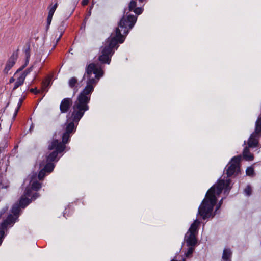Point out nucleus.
Wrapping results in <instances>:
<instances>
[{
    "mask_svg": "<svg viewBox=\"0 0 261 261\" xmlns=\"http://www.w3.org/2000/svg\"><path fill=\"white\" fill-rule=\"evenodd\" d=\"M254 133L252 134L248 139V145L249 147H256L258 144V141L255 138Z\"/></svg>",
    "mask_w": 261,
    "mask_h": 261,
    "instance_id": "obj_15",
    "label": "nucleus"
},
{
    "mask_svg": "<svg viewBox=\"0 0 261 261\" xmlns=\"http://www.w3.org/2000/svg\"><path fill=\"white\" fill-rule=\"evenodd\" d=\"M36 177V173H33L31 175L30 177L31 180L30 181V185L27 187H29L31 189L32 195L34 193H33V190L35 191V192H37V191L41 188V184L39 182L34 180V178H35Z\"/></svg>",
    "mask_w": 261,
    "mask_h": 261,
    "instance_id": "obj_12",
    "label": "nucleus"
},
{
    "mask_svg": "<svg viewBox=\"0 0 261 261\" xmlns=\"http://www.w3.org/2000/svg\"><path fill=\"white\" fill-rule=\"evenodd\" d=\"M225 169L227 177H230L232 176H236L241 173L240 167H236L233 165H228L227 169L225 168Z\"/></svg>",
    "mask_w": 261,
    "mask_h": 261,
    "instance_id": "obj_9",
    "label": "nucleus"
},
{
    "mask_svg": "<svg viewBox=\"0 0 261 261\" xmlns=\"http://www.w3.org/2000/svg\"><path fill=\"white\" fill-rule=\"evenodd\" d=\"M231 180L230 179H226V180L219 179L218 180V185L217 186V194H220L224 190V194H228L232 187L231 185Z\"/></svg>",
    "mask_w": 261,
    "mask_h": 261,
    "instance_id": "obj_7",
    "label": "nucleus"
},
{
    "mask_svg": "<svg viewBox=\"0 0 261 261\" xmlns=\"http://www.w3.org/2000/svg\"><path fill=\"white\" fill-rule=\"evenodd\" d=\"M101 68H98L94 63H90L86 68L87 78L86 86L80 92L74 102L72 111L66 116V144L70 140V134L75 132L79 122L85 112L89 109L88 103L91 95L94 91V86L103 75Z\"/></svg>",
    "mask_w": 261,
    "mask_h": 261,
    "instance_id": "obj_1",
    "label": "nucleus"
},
{
    "mask_svg": "<svg viewBox=\"0 0 261 261\" xmlns=\"http://www.w3.org/2000/svg\"><path fill=\"white\" fill-rule=\"evenodd\" d=\"M22 101H23V99H22V98H20V99H19V101H18V103H17V108H19V109L20 108V107H21V104H22Z\"/></svg>",
    "mask_w": 261,
    "mask_h": 261,
    "instance_id": "obj_37",
    "label": "nucleus"
},
{
    "mask_svg": "<svg viewBox=\"0 0 261 261\" xmlns=\"http://www.w3.org/2000/svg\"><path fill=\"white\" fill-rule=\"evenodd\" d=\"M220 206H221V203H220V202H219L218 205L216 207L214 213H212V215L210 217L213 218L214 217V216L217 213V211L220 208Z\"/></svg>",
    "mask_w": 261,
    "mask_h": 261,
    "instance_id": "obj_34",
    "label": "nucleus"
},
{
    "mask_svg": "<svg viewBox=\"0 0 261 261\" xmlns=\"http://www.w3.org/2000/svg\"><path fill=\"white\" fill-rule=\"evenodd\" d=\"M34 125L33 124H32V125H31L30 127V130H32L34 129Z\"/></svg>",
    "mask_w": 261,
    "mask_h": 261,
    "instance_id": "obj_43",
    "label": "nucleus"
},
{
    "mask_svg": "<svg viewBox=\"0 0 261 261\" xmlns=\"http://www.w3.org/2000/svg\"><path fill=\"white\" fill-rule=\"evenodd\" d=\"M241 159L242 156L240 155L235 156L231 159V161L229 162V164L233 165L236 166V167H240V163L241 160Z\"/></svg>",
    "mask_w": 261,
    "mask_h": 261,
    "instance_id": "obj_18",
    "label": "nucleus"
},
{
    "mask_svg": "<svg viewBox=\"0 0 261 261\" xmlns=\"http://www.w3.org/2000/svg\"><path fill=\"white\" fill-rule=\"evenodd\" d=\"M33 66H31L30 68L27 69L23 71L20 75H21L24 79H25L28 74H29L33 70Z\"/></svg>",
    "mask_w": 261,
    "mask_h": 261,
    "instance_id": "obj_26",
    "label": "nucleus"
},
{
    "mask_svg": "<svg viewBox=\"0 0 261 261\" xmlns=\"http://www.w3.org/2000/svg\"><path fill=\"white\" fill-rule=\"evenodd\" d=\"M9 105V103L8 102L7 105V107Z\"/></svg>",
    "mask_w": 261,
    "mask_h": 261,
    "instance_id": "obj_50",
    "label": "nucleus"
},
{
    "mask_svg": "<svg viewBox=\"0 0 261 261\" xmlns=\"http://www.w3.org/2000/svg\"><path fill=\"white\" fill-rule=\"evenodd\" d=\"M65 137V132L62 134V142H59L57 140H54L48 145V149L49 150H55L46 156L47 162H52L55 161L58 154L64 151L65 148V143L64 141Z\"/></svg>",
    "mask_w": 261,
    "mask_h": 261,
    "instance_id": "obj_5",
    "label": "nucleus"
},
{
    "mask_svg": "<svg viewBox=\"0 0 261 261\" xmlns=\"http://www.w3.org/2000/svg\"><path fill=\"white\" fill-rule=\"evenodd\" d=\"M24 53L26 57L25 65H27L29 62V58L30 57V48L29 46L25 49Z\"/></svg>",
    "mask_w": 261,
    "mask_h": 261,
    "instance_id": "obj_24",
    "label": "nucleus"
},
{
    "mask_svg": "<svg viewBox=\"0 0 261 261\" xmlns=\"http://www.w3.org/2000/svg\"><path fill=\"white\" fill-rule=\"evenodd\" d=\"M85 74L83 76V80L85 78Z\"/></svg>",
    "mask_w": 261,
    "mask_h": 261,
    "instance_id": "obj_48",
    "label": "nucleus"
},
{
    "mask_svg": "<svg viewBox=\"0 0 261 261\" xmlns=\"http://www.w3.org/2000/svg\"><path fill=\"white\" fill-rule=\"evenodd\" d=\"M21 206L16 203L14 204L12 208L11 209V212L13 214H9L7 218L2 222L0 224V245H1L3 239L4 237L5 232L4 230L7 228V227L12 224H13L15 220L18 219V215L19 212L20 211Z\"/></svg>",
    "mask_w": 261,
    "mask_h": 261,
    "instance_id": "obj_4",
    "label": "nucleus"
},
{
    "mask_svg": "<svg viewBox=\"0 0 261 261\" xmlns=\"http://www.w3.org/2000/svg\"><path fill=\"white\" fill-rule=\"evenodd\" d=\"M220 206H221V203H220V202H219L218 205L216 207L214 213H212V215L210 217L213 218L214 217V216L217 213V211L220 208Z\"/></svg>",
    "mask_w": 261,
    "mask_h": 261,
    "instance_id": "obj_35",
    "label": "nucleus"
},
{
    "mask_svg": "<svg viewBox=\"0 0 261 261\" xmlns=\"http://www.w3.org/2000/svg\"><path fill=\"white\" fill-rule=\"evenodd\" d=\"M39 197L38 192H34L32 195L31 189L29 187H26L23 194L21 196L18 204L21 208H25L32 201L35 200Z\"/></svg>",
    "mask_w": 261,
    "mask_h": 261,
    "instance_id": "obj_6",
    "label": "nucleus"
},
{
    "mask_svg": "<svg viewBox=\"0 0 261 261\" xmlns=\"http://www.w3.org/2000/svg\"><path fill=\"white\" fill-rule=\"evenodd\" d=\"M61 35H60L59 36V38L58 39V40H59V39H60V38L61 37Z\"/></svg>",
    "mask_w": 261,
    "mask_h": 261,
    "instance_id": "obj_49",
    "label": "nucleus"
},
{
    "mask_svg": "<svg viewBox=\"0 0 261 261\" xmlns=\"http://www.w3.org/2000/svg\"><path fill=\"white\" fill-rule=\"evenodd\" d=\"M18 58V53H13L9 59L8 60L5 67L3 70V72L4 74H7L9 71L11 70V69L15 65L17 59Z\"/></svg>",
    "mask_w": 261,
    "mask_h": 261,
    "instance_id": "obj_8",
    "label": "nucleus"
},
{
    "mask_svg": "<svg viewBox=\"0 0 261 261\" xmlns=\"http://www.w3.org/2000/svg\"><path fill=\"white\" fill-rule=\"evenodd\" d=\"M58 4L56 3L54 5H50L48 7V13L47 18L46 30H47L51 24L53 16L57 8Z\"/></svg>",
    "mask_w": 261,
    "mask_h": 261,
    "instance_id": "obj_10",
    "label": "nucleus"
},
{
    "mask_svg": "<svg viewBox=\"0 0 261 261\" xmlns=\"http://www.w3.org/2000/svg\"><path fill=\"white\" fill-rule=\"evenodd\" d=\"M15 81V79L13 77H11L9 80V83H12Z\"/></svg>",
    "mask_w": 261,
    "mask_h": 261,
    "instance_id": "obj_42",
    "label": "nucleus"
},
{
    "mask_svg": "<svg viewBox=\"0 0 261 261\" xmlns=\"http://www.w3.org/2000/svg\"><path fill=\"white\" fill-rule=\"evenodd\" d=\"M243 156L244 160L246 161H252L254 159V156L251 154L248 147H246L243 152Z\"/></svg>",
    "mask_w": 261,
    "mask_h": 261,
    "instance_id": "obj_17",
    "label": "nucleus"
},
{
    "mask_svg": "<svg viewBox=\"0 0 261 261\" xmlns=\"http://www.w3.org/2000/svg\"><path fill=\"white\" fill-rule=\"evenodd\" d=\"M8 207L7 206H5L0 211V219L2 216L8 211Z\"/></svg>",
    "mask_w": 261,
    "mask_h": 261,
    "instance_id": "obj_33",
    "label": "nucleus"
},
{
    "mask_svg": "<svg viewBox=\"0 0 261 261\" xmlns=\"http://www.w3.org/2000/svg\"><path fill=\"white\" fill-rule=\"evenodd\" d=\"M223 199V198H222V199L220 200V201L219 202H220L221 205V204H222V203Z\"/></svg>",
    "mask_w": 261,
    "mask_h": 261,
    "instance_id": "obj_46",
    "label": "nucleus"
},
{
    "mask_svg": "<svg viewBox=\"0 0 261 261\" xmlns=\"http://www.w3.org/2000/svg\"><path fill=\"white\" fill-rule=\"evenodd\" d=\"M30 91L31 92H34L35 93V94H37L38 93H39V91L37 90L36 88H35V89H30Z\"/></svg>",
    "mask_w": 261,
    "mask_h": 261,
    "instance_id": "obj_40",
    "label": "nucleus"
},
{
    "mask_svg": "<svg viewBox=\"0 0 261 261\" xmlns=\"http://www.w3.org/2000/svg\"><path fill=\"white\" fill-rule=\"evenodd\" d=\"M72 103V101L70 98H66V112H68L70 107Z\"/></svg>",
    "mask_w": 261,
    "mask_h": 261,
    "instance_id": "obj_30",
    "label": "nucleus"
},
{
    "mask_svg": "<svg viewBox=\"0 0 261 261\" xmlns=\"http://www.w3.org/2000/svg\"><path fill=\"white\" fill-rule=\"evenodd\" d=\"M53 75H50L48 76L46 79L42 82V89L43 91L47 92L48 88L51 86L52 83Z\"/></svg>",
    "mask_w": 261,
    "mask_h": 261,
    "instance_id": "obj_14",
    "label": "nucleus"
},
{
    "mask_svg": "<svg viewBox=\"0 0 261 261\" xmlns=\"http://www.w3.org/2000/svg\"><path fill=\"white\" fill-rule=\"evenodd\" d=\"M171 261H177V260H175V259H172Z\"/></svg>",
    "mask_w": 261,
    "mask_h": 261,
    "instance_id": "obj_47",
    "label": "nucleus"
},
{
    "mask_svg": "<svg viewBox=\"0 0 261 261\" xmlns=\"http://www.w3.org/2000/svg\"><path fill=\"white\" fill-rule=\"evenodd\" d=\"M54 165L51 162H47V164L45 165L43 168L46 172L50 173L54 170Z\"/></svg>",
    "mask_w": 261,
    "mask_h": 261,
    "instance_id": "obj_22",
    "label": "nucleus"
},
{
    "mask_svg": "<svg viewBox=\"0 0 261 261\" xmlns=\"http://www.w3.org/2000/svg\"><path fill=\"white\" fill-rule=\"evenodd\" d=\"M45 172L46 171L43 169L40 171L38 175L39 179L41 180L44 177L45 175Z\"/></svg>",
    "mask_w": 261,
    "mask_h": 261,
    "instance_id": "obj_31",
    "label": "nucleus"
},
{
    "mask_svg": "<svg viewBox=\"0 0 261 261\" xmlns=\"http://www.w3.org/2000/svg\"><path fill=\"white\" fill-rule=\"evenodd\" d=\"M184 240L187 246L195 247L197 243L196 234H193V233H189L187 232L185 236Z\"/></svg>",
    "mask_w": 261,
    "mask_h": 261,
    "instance_id": "obj_11",
    "label": "nucleus"
},
{
    "mask_svg": "<svg viewBox=\"0 0 261 261\" xmlns=\"http://www.w3.org/2000/svg\"><path fill=\"white\" fill-rule=\"evenodd\" d=\"M24 80L25 79H24L21 75H20L19 76L17 79L15 83H14V85L13 88V90H15L20 86L23 85Z\"/></svg>",
    "mask_w": 261,
    "mask_h": 261,
    "instance_id": "obj_20",
    "label": "nucleus"
},
{
    "mask_svg": "<svg viewBox=\"0 0 261 261\" xmlns=\"http://www.w3.org/2000/svg\"><path fill=\"white\" fill-rule=\"evenodd\" d=\"M244 193L247 195V196H249L251 195L252 193V189L250 185H248L245 189H244Z\"/></svg>",
    "mask_w": 261,
    "mask_h": 261,
    "instance_id": "obj_28",
    "label": "nucleus"
},
{
    "mask_svg": "<svg viewBox=\"0 0 261 261\" xmlns=\"http://www.w3.org/2000/svg\"><path fill=\"white\" fill-rule=\"evenodd\" d=\"M60 110L61 113H65V98L63 99L61 102Z\"/></svg>",
    "mask_w": 261,
    "mask_h": 261,
    "instance_id": "obj_29",
    "label": "nucleus"
},
{
    "mask_svg": "<svg viewBox=\"0 0 261 261\" xmlns=\"http://www.w3.org/2000/svg\"><path fill=\"white\" fill-rule=\"evenodd\" d=\"M137 6V2L135 0H131L128 5V10L129 11H133Z\"/></svg>",
    "mask_w": 261,
    "mask_h": 261,
    "instance_id": "obj_27",
    "label": "nucleus"
},
{
    "mask_svg": "<svg viewBox=\"0 0 261 261\" xmlns=\"http://www.w3.org/2000/svg\"><path fill=\"white\" fill-rule=\"evenodd\" d=\"M68 86L73 90V95H74L78 90V81L76 77H72L68 82Z\"/></svg>",
    "mask_w": 261,
    "mask_h": 261,
    "instance_id": "obj_13",
    "label": "nucleus"
},
{
    "mask_svg": "<svg viewBox=\"0 0 261 261\" xmlns=\"http://www.w3.org/2000/svg\"><path fill=\"white\" fill-rule=\"evenodd\" d=\"M66 151H67L68 150H69L70 149V147H68L66 146Z\"/></svg>",
    "mask_w": 261,
    "mask_h": 261,
    "instance_id": "obj_45",
    "label": "nucleus"
},
{
    "mask_svg": "<svg viewBox=\"0 0 261 261\" xmlns=\"http://www.w3.org/2000/svg\"><path fill=\"white\" fill-rule=\"evenodd\" d=\"M146 0H139V3H142L143 2H144V1H145Z\"/></svg>",
    "mask_w": 261,
    "mask_h": 261,
    "instance_id": "obj_44",
    "label": "nucleus"
},
{
    "mask_svg": "<svg viewBox=\"0 0 261 261\" xmlns=\"http://www.w3.org/2000/svg\"><path fill=\"white\" fill-rule=\"evenodd\" d=\"M246 175L251 176L253 177L255 176V173L254 168L252 166H250L248 167L246 170Z\"/></svg>",
    "mask_w": 261,
    "mask_h": 261,
    "instance_id": "obj_23",
    "label": "nucleus"
},
{
    "mask_svg": "<svg viewBox=\"0 0 261 261\" xmlns=\"http://www.w3.org/2000/svg\"><path fill=\"white\" fill-rule=\"evenodd\" d=\"M188 249L187 252L185 253V254L186 257H189L192 255V253H193L195 247H192V246H188Z\"/></svg>",
    "mask_w": 261,
    "mask_h": 261,
    "instance_id": "obj_25",
    "label": "nucleus"
},
{
    "mask_svg": "<svg viewBox=\"0 0 261 261\" xmlns=\"http://www.w3.org/2000/svg\"><path fill=\"white\" fill-rule=\"evenodd\" d=\"M89 0H82L81 4L83 6H86L88 5Z\"/></svg>",
    "mask_w": 261,
    "mask_h": 261,
    "instance_id": "obj_38",
    "label": "nucleus"
},
{
    "mask_svg": "<svg viewBox=\"0 0 261 261\" xmlns=\"http://www.w3.org/2000/svg\"><path fill=\"white\" fill-rule=\"evenodd\" d=\"M27 65L25 64L23 65L22 67L19 68L15 73L14 75H15L16 74H17L19 72L21 71Z\"/></svg>",
    "mask_w": 261,
    "mask_h": 261,
    "instance_id": "obj_39",
    "label": "nucleus"
},
{
    "mask_svg": "<svg viewBox=\"0 0 261 261\" xmlns=\"http://www.w3.org/2000/svg\"><path fill=\"white\" fill-rule=\"evenodd\" d=\"M127 8L123 11V15L118 22L117 28L115 31L105 41L104 46L102 47L101 53L98 60L102 64H110L112 56L114 53V49H117L118 44L122 43L125 39V36L134 27L137 20V16L126 12Z\"/></svg>",
    "mask_w": 261,
    "mask_h": 261,
    "instance_id": "obj_2",
    "label": "nucleus"
},
{
    "mask_svg": "<svg viewBox=\"0 0 261 261\" xmlns=\"http://www.w3.org/2000/svg\"><path fill=\"white\" fill-rule=\"evenodd\" d=\"M199 224V222L196 219L195 221L191 225L188 231L189 233H193L196 234L198 228V225Z\"/></svg>",
    "mask_w": 261,
    "mask_h": 261,
    "instance_id": "obj_19",
    "label": "nucleus"
},
{
    "mask_svg": "<svg viewBox=\"0 0 261 261\" xmlns=\"http://www.w3.org/2000/svg\"><path fill=\"white\" fill-rule=\"evenodd\" d=\"M261 132V117H258L255 123V129L254 133L258 135Z\"/></svg>",
    "mask_w": 261,
    "mask_h": 261,
    "instance_id": "obj_21",
    "label": "nucleus"
},
{
    "mask_svg": "<svg viewBox=\"0 0 261 261\" xmlns=\"http://www.w3.org/2000/svg\"><path fill=\"white\" fill-rule=\"evenodd\" d=\"M215 191L216 188L214 185L207 191L205 198L198 208V214L203 220L210 218L212 215V211L217 202Z\"/></svg>",
    "mask_w": 261,
    "mask_h": 261,
    "instance_id": "obj_3",
    "label": "nucleus"
},
{
    "mask_svg": "<svg viewBox=\"0 0 261 261\" xmlns=\"http://www.w3.org/2000/svg\"><path fill=\"white\" fill-rule=\"evenodd\" d=\"M183 261H185V260H184Z\"/></svg>",
    "mask_w": 261,
    "mask_h": 261,
    "instance_id": "obj_51",
    "label": "nucleus"
},
{
    "mask_svg": "<svg viewBox=\"0 0 261 261\" xmlns=\"http://www.w3.org/2000/svg\"><path fill=\"white\" fill-rule=\"evenodd\" d=\"M232 252L230 248L223 250L222 258L224 261H231Z\"/></svg>",
    "mask_w": 261,
    "mask_h": 261,
    "instance_id": "obj_16",
    "label": "nucleus"
},
{
    "mask_svg": "<svg viewBox=\"0 0 261 261\" xmlns=\"http://www.w3.org/2000/svg\"><path fill=\"white\" fill-rule=\"evenodd\" d=\"M19 108H16V109H15V112H14V115H13V117H14V118H15V117L16 116V115H17V113H18V111H19Z\"/></svg>",
    "mask_w": 261,
    "mask_h": 261,
    "instance_id": "obj_41",
    "label": "nucleus"
},
{
    "mask_svg": "<svg viewBox=\"0 0 261 261\" xmlns=\"http://www.w3.org/2000/svg\"><path fill=\"white\" fill-rule=\"evenodd\" d=\"M7 147V143L5 142L3 146H0V153L4 151V149Z\"/></svg>",
    "mask_w": 261,
    "mask_h": 261,
    "instance_id": "obj_36",
    "label": "nucleus"
},
{
    "mask_svg": "<svg viewBox=\"0 0 261 261\" xmlns=\"http://www.w3.org/2000/svg\"><path fill=\"white\" fill-rule=\"evenodd\" d=\"M143 8L142 7H136L133 11L137 15L141 14L143 12Z\"/></svg>",
    "mask_w": 261,
    "mask_h": 261,
    "instance_id": "obj_32",
    "label": "nucleus"
}]
</instances>
